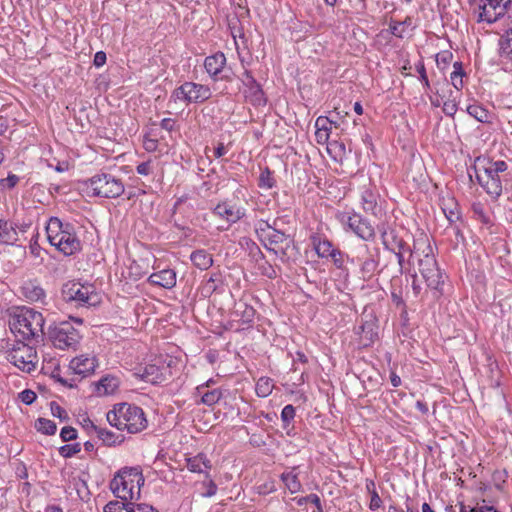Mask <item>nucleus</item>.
Masks as SVG:
<instances>
[{
  "instance_id": "1",
  "label": "nucleus",
  "mask_w": 512,
  "mask_h": 512,
  "mask_svg": "<svg viewBox=\"0 0 512 512\" xmlns=\"http://www.w3.org/2000/svg\"><path fill=\"white\" fill-rule=\"evenodd\" d=\"M107 421L111 426L118 430H126L130 434H136L143 431L148 421L143 409L135 404L118 403L106 415Z\"/></svg>"
},
{
  "instance_id": "2",
  "label": "nucleus",
  "mask_w": 512,
  "mask_h": 512,
  "mask_svg": "<svg viewBox=\"0 0 512 512\" xmlns=\"http://www.w3.org/2000/svg\"><path fill=\"white\" fill-rule=\"evenodd\" d=\"M15 336H21L22 340L35 339L42 341L45 335V319L42 313L30 307H21L14 313L9 323Z\"/></svg>"
},
{
  "instance_id": "3",
  "label": "nucleus",
  "mask_w": 512,
  "mask_h": 512,
  "mask_svg": "<svg viewBox=\"0 0 512 512\" xmlns=\"http://www.w3.org/2000/svg\"><path fill=\"white\" fill-rule=\"evenodd\" d=\"M145 479L139 467H124L110 481V490L114 496L123 501H137L140 498V488Z\"/></svg>"
},
{
  "instance_id": "4",
  "label": "nucleus",
  "mask_w": 512,
  "mask_h": 512,
  "mask_svg": "<svg viewBox=\"0 0 512 512\" xmlns=\"http://www.w3.org/2000/svg\"><path fill=\"white\" fill-rule=\"evenodd\" d=\"M49 243L65 256L73 255L82 248L81 241L73 231V226L63 223L57 217H51L46 226Z\"/></svg>"
},
{
  "instance_id": "5",
  "label": "nucleus",
  "mask_w": 512,
  "mask_h": 512,
  "mask_svg": "<svg viewBox=\"0 0 512 512\" xmlns=\"http://www.w3.org/2000/svg\"><path fill=\"white\" fill-rule=\"evenodd\" d=\"M82 190L88 196L117 198L124 193V184L120 178L109 173H99L81 182Z\"/></svg>"
},
{
  "instance_id": "6",
  "label": "nucleus",
  "mask_w": 512,
  "mask_h": 512,
  "mask_svg": "<svg viewBox=\"0 0 512 512\" xmlns=\"http://www.w3.org/2000/svg\"><path fill=\"white\" fill-rule=\"evenodd\" d=\"M490 158L479 156L475 159L473 170L479 185L494 200H497L502 194V181L500 175L492 171Z\"/></svg>"
},
{
  "instance_id": "7",
  "label": "nucleus",
  "mask_w": 512,
  "mask_h": 512,
  "mask_svg": "<svg viewBox=\"0 0 512 512\" xmlns=\"http://www.w3.org/2000/svg\"><path fill=\"white\" fill-rule=\"evenodd\" d=\"M24 341L21 339L8 348L7 359L21 371L30 373L36 369L38 356L36 349Z\"/></svg>"
},
{
  "instance_id": "8",
  "label": "nucleus",
  "mask_w": 512,
  "mask_h": 512,
  "mask_svg": "<svg viewBox=\"0 0 512 512\" xmlns=\"http://www.w3.org/2000/svg\"><path fill=\"white\" fill-rule=\"evenodd\" d=\"M427 250L428 252H426L422 258L418 259V270L426 282L427 287L441 295L442 286L444 284L443 273L438 267L430 245H427Z\"/></svg>"
},
{
  "instance_id": "9",
  "label": "nucleus",
  "mask_w": 512,
  "mask_h": 512,
  "mask_svg": "<svg viewBox=\"0 0 512 512\" xmlns=\"http://www.w3.org/2000/svg\"><path fill=\"white\" fill-rule=\"evenodd\" d=\"M61 292L66 302L75 301L87 306H94L100 302V297L91 284L70 281L63 285Z\"/></svg>"
},
{
  "instance_id": "10",
  "label": "nucleus",
  "mask_w": 512,
  "mask_h": 512,
  "mask_svg": "<svg viewBox=\"0 0 512 512\" xmlns=\"http://www.w3.org/2000/svg\"><path fill=\"white\" fill-rule=\"evenodd\" d=\"M48 336L55 348L75 349L80 340V334L69 322H61L50 326Z\"/></svg>"
},
{
  "instance_id": "11",
  "label": "nucleus",
  "mask_w": 512,
  "mask_h": 512,
  "mask_svg": "<svg viewBox=\"0 0 512 512\" xmlns=\"http://www.w3.org/2000/svg\"><path fill=\"white\" fill-rule=\"evenodd\" d=\"M338 220L365 241L375 237L373 225L359 213L343 212L338 215Z\"/></svg>"
},
{
  "instance_id": "12",
  "label": "nucleus",
  "mask_w": 512,
  "mask_h": 512,
  "mask_svg": "<svg viewBox=\"0 0 512 512\" xmlns=\"http://www.w3.org/2000/svg\"><path fill=\"white\" fill-rule=\"evenodd\" d=\"M475 2L478 5V22L491 24L506 14L511 0H475Z\"/></svg>"
},
{
  "instance_id": "13",
  "label": "nucleus",
  "mask_w": 512,
  "mask_h": 512,
  "mask_svg": "<svg viewBox=\"0 0 512 512\" xmlns=\"http://www.w3.org/2000/svg\"><path fill=\"white\" fill-rule=\"evenodd\" d=\"M294 244V236L289 231L272 230L265 234L264 247L282 260L288 257V250Z\"/></svg>"
},
{
  "instance_id": "14",
  "label": "nucleus",
  "mask_w": 512,
  "mask_h": 512,
  "mask_svg": "<svg viewBox=\"0 0 512 512\" xmlns=\"http://www.w3.org/2000/svg\"><path fill=\"white\" fill-rule=\"evenodd\" d=\"M241 81L245 86V96L254 106H264L267 103L264 91L259 82L253 77L249 70L243 72Z\"/></svg>"
},
{
  "instance_id": "15",
  "label": "nucleus",
  "mask_w": 512,
  "mask_h": 512,
  "mask_svg": "<svg viewBox=\"0 0 512 512\" xmlns=\"http://www.w3.org/2000/svg\"><path fill=\"white\" fill-rule=\"evenodd\" d=\"M382 242L384 247L391 252H408L407 263L410 265L415 256H419L417 250L411 249L406 241L403 240L395 230L384 231L382 233Z\"/></svg>"
},
{
  "instance_id": "16",
  "label": "nucleus",
  "mask_w": 512,
  "mask_h": 512,
  "mask_svg": "<svg viewBox=\"0 0 512 512\" xmlns=\"http://www.w3.org/2000/svg\"><path fill=\"white\" fill-rule=\"evenodd\" d=\"M256 315V310L240 299L234 303L233 309L230 312L231 322H236L240 326L250 327Z\"/></svg>"
},
{
  "instance_id": "17",
  "label": "nucleus",
  "mask_w": 512,
  "mask_h": 512,
  "mask_svg": "<svg viewBox=\"0 0 512 512\" xmlns=\"http://www.w3.org/2000/svg\"><path fill=\"white\" fill-rule=\"evenodd\" d=\"M363 249L367 253V256L361 262L360 273L363 280L369 281L378 271L380 251L378 248L369 251L367 245H363Z\"/></svg>"
},
{
  "instance_id": "18",
  "label": "nucleus",
  "mask_w": 512,
  "mask_h": 512,
  "mask_svg": "<svg viewBox=\"0 0 512 512\" xmlns=\"http://www.w3.org/2000/svg\"><path fill=\"white\" fill-rule=\"evenodd\" d=\"M212 213L230 224L238 222L245 215L243 210L231 204L229 201L218 203L212 210Z\"/></svg>"
},
{
  "instance_id": "19",
  "label": "nucleus",
  "mask_w": 512,
  "mask_h": 512,
  "mask_svg": "<svg viewBox=\"0 0 512 512\" xmlns=\"http://www.w3.org/2000/svg\"><path fill=\"white\" fill-rule=\"evenodd\" d=\"M225 65V54L220 51L207 56L204 61L205 70L214 81L219 80V75L224 71Z\"/></svg>"
},
{
  "instance_id": "20",
  "label": "nucleus",
  "mask_w": 512,
  "mask_h": 512,
  "mask_svg": "<svg viewBox=\"0 0 512 512\" xmlns=\"http://www.w3.org/2000/svg\"><path fill=\"white\" fill-rule=\"evenodd\" d=\"M380 195L377 190L365 188L361 194L362 208L366 213L378 216L382 213V207L379 205Z\"/></svg>"
},
{
  "instance_id": "21",
  "label": "nucleus",
  "mask_w": 512,
  "mask_h": 512,
  "mask_svg": "<svg viewBox=\"0 0 512 512\" xmlns=\"http://www.w3.org/2000/svg\"><path fill=\"white\" fill-rule=\"evenodd\" d=\"M148 283L153 286H159L165 289H172L176 285V272L173 269H163L152 273L148 279Z\"/></svg>"
},
{
  "instance_id": "22",
  "label": "nucleus",
  "mask_w": 512,
  "mask_h": 512,
  "mask_svg": "<svg viewBox=\"0 0 512 512\" xmlns=\"http://www.w3.org/2000/svg\"><path fill=\"white\" fill-rule=\"evenodd\" d=\"M97 366V360L95 357H89L85 355H81L73 358L70 361L69 367L74 371V373L87 376L90 373L94 372Z\"/></svg>"
},
{
  "instance_id": "23",
  "label": "nucleus",
  "mask_w": 512,
  "mask_h": 512,
  "mask_svg": "<svg viewBox=\"0 0 512 512\" xmlns=\"http://www.w3.org/2000/svg\"><path fill=\"white\" fill-rule=\"evenodd\" d=\"M187 468L193 473H205V478L209 479L210 474L207 470L212 468L211 461L207 458L206 454L198 453L197 455L187 458Z\"/></svg>"
},
{
  "instance_id": "24",
  "label": "nucleus",
  "mask_w": 512,
  "mask_h": 512,
  "mask_svg": "<svg viewBox=\"0 0 512 512\" xmlns=\"http://www.w3.org/2000/svg\"><path fill=\"white\" fill-rule=\"evenodd\" d=\"M22 295L31 302L43 301L46 297L45 290L37 280H28L21 287Z\"/></svg>"
},
{
  "instance_id": "25",
  "label": "nucleus",
  "mask_w": 512,
  "mask_h": 512,
  "mask_svg": "<svg viewBox=\"0 0 512 512\" xmlns=\"http://www.w3.org/2000/svg\"><path fill=\"white\" fill-rule=\"evenodd\" d=\"M357 334L360 335V341L364 347L371 346L378 339V327L375 320L363 322L359 326Z\"/></svg>"
},
{
  "instance_id": "26",
  "label": "nucleus",
  "mask_w": 512,
  "mask_h": 512,
  "mask_svg": "<svg viewBox=\"0 0 512 512\" xmlns=\"http://www.w3.org/2000/svg\"><path fill=\"white\" fill-rule=\"evenodd\" d=\"M135 375L152 384L162 383L166 379L162 370L155 364H148L143 368H139Z\"/></svg>"
},
{
  "instance_id": "27",
  "label": "nucleus",
  "mask_w": 512,
  "mask_h": 512,
  "mask_svg": "<svg viewBox=\"0 0 512 512\" xmlns=\"http://www.w3.org/2000/svg\"><path fill=\"white\" fill-rule=\"evenodd\" d=\"M190 95L189 102L191 103H203L211 98L212 92L207 85L199 84L196 82H189Z\"/></svg>"
},
{
  "instance_id": "28",
  "label": "nucleus",
  "mask_w": 512,
  "mask_h": 512,
  "mask_svg": "<svg viewBox=\"0 0 512 512\" xmlns=\"http://www.w3.org/2000/svg\"><path fill=\"white\" fill-rule=\"evenodd\" d=\"M311 242L320 258H328L336 249L330 240L318 234L311 236Z\"/></svg>"
},
{
  "instance_id": "29",
  "label": "nucleus",
  "mask_w": 512,
  "mask_h": 512,
  "mask_svg": "<svg viewBox=\"0 0 512 512\" xmlns=\"http://www.w3.org/2000/svg\"><path fill=\"white\" fill-rule=\"evenodd\" d=\"M18 240V233L13 223L0 218V244H13Z\"/></svg>"
},
{
  "instance_id": "30",
  "label": "nucleus",
  "mask_w": 512,
  "mask_h": 512,
  "mask_svg": "<svg viewBox=\"0 0 512 512\" xmlns=\"http://www.w3.org/2000/svg\"><path fill=\"white\" fill-rule=\"evenodd\" d=\"M190 260L200 270H207L213 265V257L205 249H198L191 253Z\"/></svg>"
},
{
  "instance_id": "31",
  "label": "nucleus",
  "mask_w": 512,
  "mask_h": 512,
  "mask_svg": "<svg viewBox=\"0 0 512 512\" xmlns=\"http://www.w3.org/2000/svg\"><path fill=\"white\" fill-rule=\"evenodd\" d=\"M97 437L102 441L103 445L108 447L119 446L125 440L122 434H116L113 431L105 428H100L97 430Z\"/></svg>"
},
{
  "instance_id": "32",
  "label": "nucleus",
  "mask_w": 512,
  "mask_h": 512,
  "mask_svg": "<svg viewBox=\"0 0 512 512\" xmlns=\"http://www.w3.org/2000/svg\"><path fill=\"white\" fill-rule=\"evenodd\" d=\"M296 469H297L296 467H293L291 471L284 472L280 476L282 482L285 484L287 489L292 494L299 492L302 488V484H301L300 480L298 479V474L295 473Z\"/></svg>"
},
{
  "instance_id": "33",
  "label": "nucleus",
  "mask_w": 512,
  "mask_h": 512,
  "mask_svg": "<svg viewBox=\"0 0 512 512\" xmlns=\"http://www.w3.org/2000/svg\"><path fill=\"white\" fill-rule=\"evenodd\" d=\"M119 387V380L116 377L105 376L97 384L99 395L113 394Z\"/></svg>"
},
{
  "instance_id": "34",
  "label": "nucleus",
  "mask_w": 512,
  "mask_h": 512,
  "mask_svg": "<svg viewBox=\"0 0 512 512\" xmlns=\"http://www.w3.org/2000/svg\"><path fill=\"white\" fill-rule=\"evenodd\" d=\"M467 113L481 123H490L491 115L483 106L471 104L467 107Z\"/></svg>"
},
{
  "instance_id": "35",
  "label": "nucleus",
  "mask_w": 512,
  "mask_h": 512,
  "mask_svg": "<svg viewBox=\"0 0 512 512\" xmlns=\"http://www.w3.org/2000/svg\"><path fill=\"white\" fill-rule=\"evenodd\" d=\"M274 388L273 380L269 377H261L258 379L255 387V392L258 397H268Z\"/></svg>"
},
{
  "instance_id": "36",
  "label": "nucleus",
  "mask_w": 512,
  "mask_h": 512,
  "mask_svg": "<svg viewBox=\"0 0 512 512\" xmlns=\"http://www.w3.org/2000/svg\"><path fill=\"white\" fill-rule=\"evenodd\" d=\"M221 283H222L221 274L220 273H212L207 278V280L202 288V294L206 297L211 296L215 291H217V289Z\"/></svg>"
},
{
  "instance_id": "37",
  "label": "nucleus",
  "mask_w": 512,
  "mask_h": 512,
  "mask_svg": "<svg viewBox=\"0 0 512 512\" xmlns=\"http://www.w3.org/2000/svg\"><path fill=\"white\" fill-rule=\"evenodd\" d=\"M197 394L201 395V403L207 406H213L217 404L223 397V392L219 388L203 391Z\"/></svg>"
},
{
  "instance_id": "38",
  "label": "nucleus",
  "mask_w": 512,
  "mask_h": 512,
  "mask_svg": "<svg viewBox=\"0 0 512 512\" xmlns=\"http://www.w3.org/2000/svg\"><path fill=\"white\" fill-rule=\"evenodd\" d=\"M134 508V502L131 501H123V500H115L108 502L104 507V512H126L132 511Z\"/></svg>"
},
{
  "instance_id": "39",
  "label": "nucleus",
  "mask_w": 512,
  "mask_h": 512,
  "mask_svg": "<svg viewBox=\"0 0 512 512\" xmlns=\"http://www.w3.org/2000/svg\"><path fill=\"white\" fill-rule=\"evenodd\" d=\"M35 429L45 435H54L57 430L56 423L46 418H38L35 422Z\"/></svg>"
},
{
  "instance_id": "40",
  "label": "nucleus",
  "mask_w": 512,
  "mask_h": 512,
  "mask_svg": "<svg viewBox=\"0 0 512 512\" xmlns=\"http://www.w3.org/2000/svg\"><path fill=\"white\" fill-rule=\"evenodd\" d=\"M442 210L450 223L459 220L460 213L458 211V205L453 198L448 200V204H444Z\"/></svg>"
},
{
  "instance_id": "41",
  "label": "nucleus",
  "mask_w": 512,
  "mask_h": 512,
  "mask_svg": "<svg viewBox=\"0 0 512 512\" xmlns=\"http://www.w3.org/2000/svg\"><path fill=\"white\" fill-rule=\"evenodd\" d=\"M295 408L293 405L288 404L284 406L281 411V420L283 422V429L287 431V434L290 435L289 425L295 418Z\"/></svg>"
},
{
  "instance_id": "42",
  "label": "nucleus",
  "mask_w": 512,
  "mask_h": 512,
  "mask_svg": "<svg viewBox=\"0 0 512 512\" xmlns=\"http://www.w3.org/2000/svg\"><path fill=\"white\" fill-rule=\"evenodd\" d=\"M260 188L265 189H271L275 186V179L273 177L272 171L268 167H266L264 170H262L260 177H259V183Z\"/></svg>"
},
{
  "instance_id": "43",
  "label": "nucleus",
  "mask_w": 512,
  "mask_h": 512,
  "mask_svg": "<svg viewBox=\"0 0 512 512\" xmlns=\"http://www.w3.org/2000/svg\"><path fill=\"white\" fill-rule=\"evenodd\" d=\"M415 68H416L417 73L419 74V79L422 82V84H423V86L425 88V91L431 90V85H430V81H429L427 73H426V68H425V65H424V61L423 60H419L415 64Z\"/></svg>"
},
{
  "instance_id": "44",
  "label": "nucleus",
  "mask_w": 512,
  "mask_h": 512,
  "mask_svg": "<svg viewBox=\"0 0 512 512\" xmlns=\"http://www.w3.org/2000/svg\"><path fill=\"white\" fill-rule=\"evenodd\" d=\"M452 52L445 50L436 54V64L439 69L444 70L452 61Z\"/></svg>"
},
{
  "instance_id": "45",
  "label": "nucleus",
  "mask_w": 512,
  "mask_h": 512,
  "mask_svg": "<svg viewBox=\"0 0 512 512\" xmlns=\"http://www.w3.org/2000/svg\"><path fill=\"white\" fill-rule=\"evenodd\" d=\"M80 451H81V446L79 443L65 444L59 448V454L63 458H70V457L76 455L77 453H79Z\"/></svg>"
},
{
  "instance_id": "46",
  "label": "nucleus",
  "mask_w": 512,
  "mask_h": 512,
  "mask_svg": "<svg viewBox=\"0 0 512 512\" xmlns=\"http://www.w3.org/2000/svg\"><path fill=\"white\" fill-rule=\"evenodd\" d=\"M472 211L477 219L485 225L491 223L490 217L486 214L485 208L481 203H474L472 205Z\"/></svg>"
},
{
  "instance_id": "47",
  "label": "nucleus",
  "mask_w": 512,
  "mask_h": 512,
  "mask_svg": "<svg viewBox=\"0 0 512 512\" xmlns=\"http://www.w3.org/2000/svg\"><path fill=\"white\" fill-rule=\"evenodd\" d=\"M255 231L259 236V239L263 242L265 239V234H269L271 230V223L268 220H259L255 224Z\"/></svg>"
},
{
  "instance_id": "48",
  "label": "nucleus",
  "mask_w": 512,
  "mask_h": 512,
  "mask_svg": "<svg viewBox=\"0 0 512 512\" xmlns=\"http://www.w3.org/2000/svg\"><path fill=\"white\" fill-rule=\"evenodd\" d=\"M501 52L507 57H512V28L506 32L505 39L501 41Z\"/></svg>"
},
{
  "instance_id": "49",
  "label": "nucleus",
  "mask_w": 512,
  "mask_h": 512,
  "mask_svg": "<svg viewBox=\"0 0 512 512\" xmlns=\"http://www.w3.org/2000/svg\"><path fill=\"white\" fill-rule=\"evenodd\" d=\"M458 104L455 98H448L443 101L442 110L446 116L453 117L457 112Z\"/></svg>"
},
{
  "instance_id": "50",
  "label": "nucleus",
  "mask_w": 512,
  "mask_h": 512,
  "mask_svg": "<svg viewBox=\"0 0 512 512\" xmlns=\"http://www.w3.org/2000/svg\"><path fill=\"white\" fill-rule=\"evenodd\" d=\"M257 265H258V269L260 270V272L263 276H266L270 279L276 278V276H277L276 270L267 260H264Z\"/></svg>"
},
{
  "instance_id": "51",
  "label": "nucleus",
  "mask_w": 512,
  "mask_h": 512,
  "mask_svg": "<svg viewBox=\"0 0 512 512\" xmlns=\"http://www.w3.org/2000/svg\"><path fill=\"white\" fill-rule=\"evenodd\" d=\"M249 255L252 257V259L257 263H261L262 261L266 260L264 253L261 251L259 246L251 241V244L249 246Z\"/></svg>"
},
{
  "instance_id": "52",
  "label": "nucleus",
  "mask_w": 512,
  "mask_h": 512,
  "mask_svg": "<svg viewBox=\"0 0 512 512\" xmlns=\"http://www.w3.org/2000/svg\"><path fill=\"white\" fill-rule=\"evenodd\" d=\"M315 127L317 130L329 132L330 134L332 130V120L326 116H319L316 119Z\"/></svg>"
},
{
  "instance_id": "53",
  "label": "nucleus",
  "mask_w": 512,
  "mask_h": 512,
  "mask_svg": "<svg viewBox=\"0 0 512 512\" xmlns=\"http://www.w3.org/2000/svg\"><path fill=\"white\" fill-rule=\"evenodd\" d=\"M332 261H333V264L338 268V269H342L344 267V263H345V257L349 260V256L348 255H345L341 250H339L338 248H336L334 250V252L332 253L331 256H329Z\"/></svg>"
},
{
  "instance_id": "54",
  "label": "nucleus",
  "mask_w": 512,
  "mask_h": 512,
  "mask_svg": "<svg viewBox=\"0 0 512 512\" xmlns=\"http://www.w3.org/2000/svg\"><path fill=\"white\" fill-rule=\"evenodd\" d=\"M460 512H501L497 510L494 506L483 505L480 507H469L464 504H461Z\"/></svg>"
},
{
  "instance_id": "55",
  "label": "nucleus",
  "mask_w": 512,
  "mask_h": 512,
  "mask_svg": "<svg viewBox=\"0 0 512 512\" xmlns=\"http://www.w3.org/2000/svg\"><path fill=\"white\" fill-rule=\"evenodd\" d=\"M328 151L332 153L333 151L336 153L335 157L342 158L346 154L345 144L339 141H332L328 144Z\"/></svg>"
},
{
  "instance_id": "56",
  "label": "nucleus",
  "mask_w": 512,
  "mask_h": 512,
  "mask_svg": "<svg viewBox=\"0 0 512 512\" xmlns=\"http://www.w3.org/2000/svg\"><path fill=\"white\" fill-rule=\"evenodd\" d=\"M50 410H51V414L54 417L59 418L60 420L68 419L66 410L64 408H62L57 402L52 401L50 403Z\"/></svg>"
},
{
  "instance_id": "57",
  "label": "nucleus",
  "mask_w": 512,
  "mask_h": 512,
  "mask_svg": "<svg viewBox=\"0 0 512 512\" xmlns=\"http://www.w3.org/2000/svg\"><path fill=\"white\" fill-rule=\"evenodd\" d=\"M60 437L63 442L75 440L77 438V431L71 426H65L61 429Z\"/></svg>"
},
{
  "instance_id": "58",
  "label": "nucleus",
  "mask_w": 512,
  "mask_h": 512,
  "mask_svg": "<svg viewBox=\"0 0 512 512\" xmlns=\"http://www.w3.org/2000/svg\"><path fill=\"white\" fill-rule=\"evenodd\" d=\"M18 397L24 404L31 405L36 400L37 395L34 391L25 389L19 393Z\"/></svg>"
},
{
  "instance_id": "59",
  "label": "nucleus",
  "mask_w": 512,
  "mask_h": 512,
  "mask_svg": "<svg viewBox=\"0 0 512 512\" xmlns=\"http://www.w3.org/2000/svg\"><path fill=\"white\" fill-rule=\"evenodd\" d=\"M19 182V177L15 174L9 173L5 179L0 180V185L4 188L13 189Z\"/></svg>"
},
{
  "instance_id": "60",
  "label": "nucleus",
  "mask_w": 512,
  "mask_h": 512,
  "mask_svg": "<svg viewBox=\"0 0 512 512\" xmlns=\"http://www.w3.org/2000/svg\"><path fill=\"white\" fill-rule=\"evenodd\" d=\"M389 30L392 35H394L398 38H403V32H404L403 23L392 19L389 23Z\"/></svg>"
},
{
  "instance_id": "61",
  "label": "nucleus",
  "mask_w": 512,
  "mask_h": 512,
  "mask_svg": "<svg viewBox=\"0 0 512 512\" xmlns=\"http://www.w3.org/2000/svg\"><path fill=\"white\" fill-rule=\"evenodd\" d=\"M203 486L206 487V491L204 493H202L203 497L210 498L217 493V485L212 479H209L208 481H204Z\"/></svg>"
},
{
  "instance_id": "62",
  "label": "nucleus",
  "mask_w": 512,
  "mask_h": 512,
  "mask_svg": "<svg viewBox=\"0 0 512 512\" xmlns=\"http://www.w3.org/2000/svg\"><path fill=\"white\" fill-rule=\"evenodd\" d=\"M489 165L492 167L494 174L498 173L500 175V173H503L508 169V164L503 160L493 161L490 159Z\"/></svg>"
},
{
  "instance_id": "63",
  "label": "nucleus",
  "mask_w": 512,
  "mask_h": 512,
  "mask_svg": "<svg viewBox=\"0 0 512 512\" xmlns=\"http://www.w3.org/2000/svg\"><path fill=\"white\" fill-rule=\"evenodd\" d=\"M185 91V88L183 87V84H181L179 87L175 88L173 92L170 95L169 103L174 102L177 103L178 101L183 102V92Z\"/></svg>"
},
{
  "instance_id": "64",
  "label": "nucleus",
  "mask_w": 512,
  "mask_h": 512,
  "mask_svg": "<svg viewBox=\"0 0 512 512\" xmlns=\"http://www.w3.org/2000/svg\"><path fill=\"white\" fill-rule=\"evenodd\" d=\"M130 512H158V510L148 504L134 502V508Z\"/></svg>"
}]
</instances>
